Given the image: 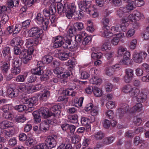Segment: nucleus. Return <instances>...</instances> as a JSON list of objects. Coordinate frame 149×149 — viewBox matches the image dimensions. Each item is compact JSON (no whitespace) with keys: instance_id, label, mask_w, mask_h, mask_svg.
I'll return each mask as SVG.
<instances>
[{"instance_id":"48","label":"nucleus","mask_w":149,"mask_h":149,"mask_svg":"<svg viewBox=\"0 0 149 149\" xmlns=\"http://www.w3.org/2000/svg\"><path fill=\"white\" fill-rule=\"evenodd\" d=\"M94 136L96 139L100 140L104 138V134L102 132L99 131L95 134Z\"/></svg>"},{"instance_id":"2","label":"nucleus","mask_w":149,"mask_h":149,"mask_svg":"<svg viewBox=\"0 0 149 149\" xmlns=\"http://www.w3.org/2000/svg\"><path fill=\"white\" fill-rule=\"evenodd\" d=\"M22 100L24 104H28L27 110L28 112H31L34 110L33 106L36 104L38 101V98L34 96L31 98L22 99Z\"/></svg>"},{"instance_id":"23","label":"nucleus","mask_w":149,"mask_h":149,"mask_svg":"<svg viewBox=\"0 0 149 149\" xmlns=\"http://www.w3.org/2000/svg\"><path fill=\"white\" fill-rule=\"evenodd\" d=\"M3 55L4 57L7 56L6 58L10 59L11 56L10 55V48L8 47H4L2 52Z\"/></svg>"},{"instance_id":"45","label":"nucleus","mask_w":149,"mask_h":149,"mask_svg":"<svg viewBox=\"0 0 149 149\" xmlns=\"http://www.w3.org/2000/svg\"><path fill=\"white\" fill-rule=\"evenodd\" d=\"M93 92L95 95L97 97H101L102 94V90L97 87H96L94 88Z\"/></svg>"},{"instance_id":"25","label":"nucleus","mask_w":149,"mask_h":149,"mask_svg":"<svg viewBox=\"0 0 149 149\" xmlns=\"http://www.w3.org/2000/svg\"><path fill=\"white\" fill-rule=\"evenodd\" d=\"M50 95V92L48 90H45L43 93H41L40 97V99L43 101H46Z\"/></svg>"},{"instance_id":"22","label":"nucleus","mask_w":149,"mask_h":149,"mask_svg":"<svg viewBox=\"0 0 149 149\" xmlns=\"http://www.w3.org/2000/svg\"><path fill=\"white\" fill-rule=\"evenodd\" d=\"M8 94L11 97H16L18 94V91L16 89L9 87L8 89Z\"/></svg>"},{"instance_id":"51","label":"nucleus","mask_w":149,"mask_h":149,"mask_svg":"<svg viewBox=\"0 0 149 149\" xmlns=\"http://www.w3.org/2000/svg\"><path fill=\"white\" fill-rule=\"evenodd\" d=\"M10 8L7 6H2L0 7V15L7 13Z\"/></svg>"},{"instance_id":"6","label":"nucleus","mask_w":149,"mask_h":149,"mask_svg":"<svg viewBox=\"0 0 149 149\" xmlns=\"http://www.w3.org/2000/svg\"><path fill=\"white\" fill-rule=\"evenodd\" d=\"M64 38L61 36H57L53 38L54 42L53 47L55 48H57L62 45L64 48H68V45L64 46Z\"/></svg>"},{"instance_id":"21","label":"nucleus","mask_w":149,"mask_h":149,"mask_svg":"<svg viewBox=\"0 0 149 149\" xmlns=\"http://www.w3.org/2000/svg\"><path fill=\"white\" fill-rule=\"evenodd\" d=\"M38 111L42 117L47 118L49 116L48 109L45 107L41 108Z\"/></svg>"},{"instance_id":"32","label":"nucleus","mask_w":149,"mask_h":149,"mask_svg":"<svg viewBox=\"0 0 149 149\" xmlns=\"http://www.w3.org/2000/svg\"><path fill=\"white\" fill-rule=\"evenodd\" d=\"M93 18H95L98 16V13L97 12V10L95 9L93 7H91L87 12Z\"/></svg>"},{"instance_id":"50","label":"nucleus","mask_w":149,"mask_h":149,"mask_svg":"<svg viewBox=\"0 0 149 149\" xmlns=\"http://www.w3.org/2000/svg\"><path fill=\"white\" fill-rule=\"evenodd\" d=\"M3 116L6 119L11 120L12 119L13 112L12 111L3 113Z\"/></svg>"},{"instance_id":"49","label":"nucleus","mask_w":149,"mask_h":149,"mask_svg":"<svg viewBox=\"0 0 149 149\" xmlns=\"http://www.w3.org/2000/svg\"><path fill=\"white\" fill-rule=\"evenodd\" d=\"M12 73L15 75L19 74L21 71V69L20 67H17L13 66L11 69Z\"/></svg>"},{"instance_id":"18","label":"nucleus","mask_w":149,"mask_h":149,"mask_svg":"<svg viewBox=\"0 0 149 149\" xmlns=\"http://www.w3.org/2000/svg\"><path fill=\"white\" fill-rule=\"evenodd\" d=\"M109 26H103L102 27V31L101 32V34L102 36L107 37H108L111 36V32L109 31Z\"/></svg>"},{"instance_id":"41","label":"nucleus","mask_w":149,"mask_h":149,"mask_svg":"<svg viewBox=\"0 0 149 149\" xmlns=\"http://www.w3.org/2000/svg\"><path fill=\"white\" fill-rule=\"evenodd\" d=\"M120 32V30L119 29V26L118 25L114 26L111 27V35L114 34V35H117L118 34H119V33H117Z\"/></svg>"},{"instance_id":"64","label":"nucleus","mask_w":149,"mask_h":149,"mask_svg":"<svg viewBox=\"0 0 149 149\" xmlns=\"http://www.w3.org/2000/svg\"><path fill=\"white\" fill-rule=\"evenodd\" d=\"M113 70L112 68H107L105 70V73L108 76H111L113 74Z\"/></svg>"},{"instance_id":"12","label":"nucleus","mask_w":149,"mask_h":149,"mask_svg":"<svg viewBox=\"0 0 149 149\" xmlns=\"http://www.w3.org/2000/svg\"><path fill=\"white\" fill-rule=\"evenodd\" d=\"M24 43L23 40L19 37H16L13 39L10 42L11 45L14 46H19L23 47Z\"/></svg>"},{"instance_id":"30","label":"nucleus","mask_w":149,"mask_h":149,"mask_svg":"<svg viewBox=\"0 0 149 149\" xmlns=\"http://www.w3.org/2000/svg\"><path fill=\"white\" fill-rule=\"evenodd\" d=\"M135 4L134 1H131L128 3L125 8H126V10L128 11H132L136 8V5Z\"/></svg>"},{"instance_id":"61","label":"nucleus","mask_w":149,"mask_h":149,"mask_svg":"<svg viewBox=\"0 0 149 149\" xmlns=\"http://www.w3.org/2000/svg\"><path fill=\"white\" fill-rule=\"evenodd\" d=\"M9 18L8 15L7 14H3L2 16L1 22V24H5L8 22Z\"/></svg>"},{"instance_id":"24","label":"nucleus","mask_w":149,"mask_h":149,"mask_svg":"<svg viewBox=\"0 0 149 149\" xmlns=\"http://www.w3.org/2000/svg\"><path fill=\"white\" fill-rule=\"evenodd\" d=\"M10 59H8L7 61H4L3 63V65L1 67L2 71L4 73H6L10 68V63L9 61Z\"/></svg>"},{"instance_id":"8","label":"nucleus","mask_w":149,"mask_h":149,"mask_svg":"<svg viewBox=\"0 0 149 149\" xmlns=\"http://www.w3.org/2000/svg\"><path fill=\"white\" fill-rule=\"evenodd\" d=\"M56 138V136H48L45 139V142L49 149L54 148L56 146L57 144Z\"/></svg>"},{"instance_id":"7","label":"nucleus","mask_w":149,"mask_h":149,"mask_svg":"<svg viewBox=\"0 0 149 149\" xmlns=\"http://www.w3.org/2000/svg\"><path fill=\"white\" fill-rule=\"evenodd\" d=\"M147 55V53L144 52L139 53L134 52L133 55L132 59L135 62L140 63L142 62L143 58H145Z\"/></svg>"},{"instance_id":"28","label":"nucleus","mask_w":149,"mask_h":149,"mask_svg":"<svg viewBox=\"0 0 149 149\" xmlns=\"http://www.w3.org/2000/svg\"><path fill=\"white\" fill-rule=\"evenodd\" d=\"M128 12L125 7H121L117 11V14L120 17H121L125 15Z\"/></svg>"},{"instance_id":"3","label":"nucleus","mask_w":149,"mask_h":149,"mask_svg":"<svg viewBox=\"0 0 149 149\" xmlns=\"http://www.w3.org/2000/svg\"><path fill=\"white\" fill-rule=\"evenodd\" d=\"M33 52V50L32 49H23L20 54V58L22 60L23 63L26 64L32 59V54Z\"/></svg>"},{"instance_id":"10","label":"nucleus","mask_w":149,"mask_h":149,"mask_svg":"<svg viewBox=\"0 0 149 149\" xmlns=\"http://www.w3.org/2000/svg\"><path fill=\"white\" fill-rule=\"evenodd\" d=\"M126 74L124 77V80L126 83H129L134 76V71L130 68H127L125 70Z\"/></svg>"},{"instance_id":"11","label":"nucleus","mask_w":149,"mask_h":149,"mask_svg":"<svg viewBox=\"0 0 149 149\" xmlns=\"http://www.w3.org/2000/svg\"><path fill=\"white\" fill-rule=\"evenodd\" d=\"M74 53L70 52H63L58 53V56L59 58L62 61H65L72 57L74 55Z\"/></svg>"},{"instance_id":"38","label":"nucleus","mask_w":149,"mask_h":149,"mask_svg":"<svg viewBox=\"0 0 149 149\" xmlns=\"http://www.w3.org/2000/svg\"><path fill=\"white\" fill-rule=\"evenodd\" d=\"M115 138L113 136L105 138L103 141V143L106 145H109L112 143L114 140Z\"/></svg>"},{"instance_id":"47","label":"nucleus","mask_w":149,"mask_h":149,"mask_svg":"<svg viewBox=\"0 0 149 149\" xmlns=\"http://www.w3.org/2000/svg\"><path fill=\"white\" fill-rule=\"evenodd\" d=\"M34 149H49V148L45 142L37 145L36 146Z\"/></svg>"},{"instance_id":"20","label":"nucleus","mask_w":149,"mask_h":149,"mask_svg":"<svg viewBox=\"0 0 149 149\" xmlns=\"http://www.w3.org/2000/svg\"><path fill=\"white\" fill-rule=\"evenodd\" d=\"M133 13L130 14L128 16L130 22H131L134 25L133 27L134 28H137L139 26V24L137 22V20L135 18Z\"/></svg>"},{"instance_id":"14","label":"nucleus","mask_w":149,"mask_h":149,"mask_svg":"<svg viewBox=\"0 0 149 149\" xmlns=\"http://www.w3.org/2000/svg\"><path fill=\"white\" fill-rule=\"evenodd\" d=\"M129 109V106L127 104H125L124 107L118 109V111L119 113L118 115L120 118L123 117L124 114L127 112Z\"/></svg>"},{"instance_id":"40","label":"nucleus","mask_w":149,"mask_h":149,"mask_svg":"<svg viewBox=\"0 0 149 149\" xmlns=\"http://www.w3.org/2000/svg\"><path fill=\"white\" fill-rule=\"evenodd\" d=\"M68 118L70 122L71 123H76L78 121V116L77 115H69Z\"/></svg>"},{"instance_id":"42","label":"nucleus","mask_w":149,"mask_h":149,"mask_svg":"<svg viewBox=\"0 0 149 149\" xmlns=\"http://www.w3.org/2000/svg\"><path fill=\"white\" fill-rule=\"evenodd\" d=\"M132 87L131 85L128 84L124 86L122 88V91L126 93H129L131 91Z\"/></svg>"},{"instance_id":"26","label":"nucleus","mask_w":149,"mask_h":149,"mask_svg":"<svg viewBox=\"0 0 149 149\" xmlns=\"http://www.w3.org/2000/svg\"><path fill=\"white\" fill-rule=\"evenodd\" d=\"M49 125L48 124L47 120L42 122L40 124V129L43 131H46L49 130Z\"/></svg>"},{"instance_id":"62","label":"nucleus","mask_w":149,"mask_h":149,"mask_svg":"<svg viewBox=\"0 0 149 149\" xmlns=\"http://www.w3.org/2000/svg\"><path fill=\"white\" fill-rule=\"evenodd\" d=\"M22 2L27 6L30 7L34 3L36 0H22Z\"/></svg>"},{"instance_id":"39","label":"nucleus","mask_w":149,"mask_h":149,"mask_svg":"<svg viewBox=\"0 0 149 149\" xmlns=\"http://www.w3.org/2000/svg\"><path fill=\"white\" fill-rule=\"evenodd\" d=\"M139 102L136 104L132 108V109L133 110V112H134L136 111L139 112L141 110L142 105L141 104V102Z\"/></svg>"},{"instance_id":"55","label":"nucleus","mask_w":149,"mask_h":149,"mask_svg":"<svg viewBox=\"0 0 149 149\" xmlns=\"http://www.w3.org/2000/svg\"><path fill=\"white\" fill-rule=\"evenodd\" d=\"M137 44V40L136 39H132L130 44V48L131 49L134 50L136 47Z\"/></svg>"},{"instance_id":"19","label":"nucleus","mask_w":149,"mask_h":149,"mask_svg":"<svg viewBox=\"0 0 149 149\" xmlns=\"http://www.w3.org/2000/svg\"><path fill=\"white\" fill-rule=\"evenodd\" d=\"M124 36L123 33L118 34L117 35H116V37H113L111 39V44L114 45H117L119 42L120 38L123 37Z\"/></svg>"},{"instance_id":"46","label":"nucleus","mask_w":149,"mask_h":149,"mask_svg":"<svg viewBox=\"0 0 149 149\" xmlns=\"http://www.w3.org/2000/svg\"><path fill=\"white\" fill-rule=\"evenodd\" d=\"M84 13L82 11H79L74 13V18L76 20L81 19L83 17Z\"/></svg>"},{"instance_id":"17","label":"nucleus","mask_w":149,"mask_h":149,"mask_svg":"<svg viewBox=\"0 0 149 149\" xmlns=\"http://www.w3.org/2000/svg\"><path fill=\"white\" fill-rule=\"evenodd\" d=\"M69 7H70V13H68L67 15V18L68 19H70L72 17L73 13L76 12L77 7L75 4L74 3H69Z\"/></svg>"},{"instance_id":"33","label":"nucleus","mask_w":149,"mask_h":149,"mask_svg":"<svg viewBox=\"0 0 149 149\" xmlns=\"http://www.w3.org/2000/svg\"><path fill=\"white\" fill-rule=\"evenodd\" d=\"M15 133V128L14 127L12 128L9 130H5L3 131L4 135L6 137H12L14 135Z\"/></svg>"},{"instance_id":"59","label":"nucleus","mask_w":149,"mask_h":149,"mask_svg":"<svg viewBox=\"0 0 149 149\" xmlns=\"http://www.w3.org/2000/svg\"><path fill=\"white\" fill-rule=\"evenodd\" d=\"M26 76L27 75H19L16 77L15 81L18 82H24L25 81Z\"/></svg>"},{"instance_id":"60","label":"nucleus","mask_w":149,"mask_h":149,"mask_svg":"<svg viewBox=\"0 0 149 149\" xmlns=\"http://www.w3.org/2000/svg\"><path fill=\"white\" fill-rule=\"evenodd\" d=\"M56 3L54 1L50 6L49 10L51 13V15H53L56 12Z\"/></svg>"},{"instance_id":"43","label":"nucleus","mask_w":149,"mask_h":149,"mask_svg":"<svg viewBox=\"0 0 149 149\" xmlns=\"http://www.w3.org/2000/svg\"><path fill=\"white\" fill-rule=\"evenodd\" d=\"M86 33L84 31H82L80 33L77 35L75 36V41L78 42H80L82 40L83 37L84 36H86Z\"/></svg>"},{"instance_id":"31","label":"nucleus","mask_w":149,"mask_h":149,"mask_svg":"<svg viewBox=\"0 0 149 149\" xmlns=\"http://www.w3.org/2000/svg\"><path fill=\"white\" fill-rule=\"evenodd\" d=\"M45 19L42 14L40 13H38L37 14L35 20L37 24L39 25H41L43 23Z\"/></svg>"},{"instance_id":"53","label":"nucleus","mask_w":149,"mask_h":149,"mask_svg":"<svg viewBox=\"0 0 149 149\" xmlns=\"http://www.w3.org/2000/svg\"><path fill=\"white\" fill-rule=\"evenodd\" d=\"M63 13H66V15L67 17V14L70 12V7H69V3H65L63 7Z\"/></svg>"},{"instance_id":"57","label":"nucleus","mask_w":149,"mask_h":149,"mask_svg":"<svg viewBox=\"0 0 149 149\" xmlns=\"http://www.w3.org/2000/svg\"><path fill=\"white\" fill-rule=\"evenodd\" d=\"M143 142H144V141L141 139L139 136H135L134 138L133 143L134 145L137 146L138 145L139 143H142Z\"/></svg>"},{"instance_id":"54","label":"nucleus","mask_w":149,"mask_h":149,"mask_svg":"<svg viewBox=\"0 0 149 149\" xmlns=\"http://www.w3.org/2000/svg\"><path fill=\"white\" fill-rule=\"evenodd\" d=\"M12 108L10 104H6L3 106L2 109L3 113L12 111Z\"/></svg>"},{"instance_id":"44","label":"nucleus","mask_w":149,"mask_h":149,"mask_svg":"<svg viewBox=\"0 0 149 149\" xmlns=\"http://www.w3.org/2000/svg\"><path fill=\"white\" fill-rule=\"evenodd\" d=\"M22 63V61L20 60L18 57L15 58L13 61V66L20 67Z\"/></svg>"},{"instance_id":"52","label":"nucleus","mask_w":149,"mask_h":149,"mask_svg":"<svg viewBox=\"0 0 149 149\" xmlns=\"http://www.w3.org/2000/svg\"><path fill=\"white\" fill-rule=\"evenodd\" d=\"M26 108V106L23 104L16 105L15 107V109L19 111H22Z\"/></svg>"},{"instance_id":"13","label":"nucleus","mask_w":149,"mask_h":149,"mask_svg":"<svg viewBox=\"0 0 149 149\" xmlns=\"http://www.w3.org/2000/svg\"><path fill=\"white\" fill-rule=\"evenodd\" d=\"M39 42L38 39L36 40L34 42L33 40L32 39H29L26 40V47L28 48L27 49H33V52L34 51V49L33 46L35 44L37 45L38 43Z\"/></svg>"},{"instance_id":"29","label":"nucleus","mask_w":149,"mask_h":149,"mask_svg":"<svg viewBox=\"0 0 149 149\" xmlns=\"http://www.w3.org/2000/svg\"><path fill=\"white\" fill-rule=\"evenodd\" d=\"M60 106L59 105H54L52 107L50 111L54 115L56 114H59L60 113Z\"/></svg>"},{"instance_id":"15","label":"nucleus","mask_w":149,"mask_h":149,"mask_svg":"<svg viewBox=\"0 0 149 149\" xmlns=\"http://www.w3.org/2000/svg\"><path fill=\"white\" fill-rule=\"evenodd\" d=\"M62 93L63 95H70L72 97L75 96L76 94V93L73 91L72 88L63 90L62 92L60 91H59V93L61 94Z\"/></svg>"},{"instance_id":"58","label":"nucleus","mask_w":149,"mask_h":149,"mask_svg":"<svg viewBox=\"0 0 149 149\" xmlns=\"http://www.w3.org/2000/svg\"><path fill=\"white\" fill-rule=\"evenodd\" d=\"M74 26L75 29H77L79 31L81 30L84 28L83 24L81 22H77L74 23Z\"/></svg>"},{"instance_id":"63","label":"nucleus","mask_w":149,"mask_h":149,"mask_svg":"<svg viewBox=\"0 0 149 149\" xmlns=\"http://www.w3.org/2000/svg\"><path fill=\"white\" fill-rule=\"evenodd\" d=\"M49 22V20L45 18L43 23L40 25L42 26L43 27V29L45 31L47 29Z\"/></svg>"},{"instance_id":"36","label":"nucleus","mask_w":149,"mask_h":149,"mask_svg":"<svg viewBox=\"0 0 149 149\" xmlns=\"http://www.w3.org/2000/svg\"><path fill=\"white\" fill-rule=\"evenodd\" d=\"M36 143V140L31 138L28 139L24 143L25 145L29 147H32Z\"/></svg>"},{"instance_id":"37","label":"nucleus","mask_w":149,"mask_h":149,"mask_svg":"<svg viewBox=\"0 0 149 149\" xmlns=\"http://www.w3.org/2000/svg\"><path fill=\"white\" fill-rule=\"evenodd\" d=\"M22 26L19 24H16L14 27H13V36H15L22 29Z\"/></svg>"},{"instance_id":"16","label":"nucleus","mask_w":149,"mask_h":149,"mask_svg":"<svg viewBox=\"0 0 149 149\" xmlns=\"http://www.w3.org/2000/svg\"><path fill=\"white\" fill-rule=\"evenodd\" d=\"M0 126L2 128L6 129L8 128H12L14 127L13 123L8 120H4L0 124Z\"/></svg>"},{"instance_id":"35","label":"nucleus","mask_w":149,"mask_h":149,"mask_svg":"<svg viewBox=\"0 0 149 149\" xmlns=\"http://www.w3.org/2000/svg\"><path fill=\"white\" fill-rule=\"evenodd\" d=\"M52 57L50 55L45 56L42 58V61L44 63L48 64L53 60Z\"/></svg>"},{"instance_id":"1","label":"nucleus","mask_w":149,"mask_h":149,"mask_svg":"<svg viewBox=\"0 0 149 149\" xmlns=\"http://www.w3.org/2000/svg\"><path fill=\"white\" fill-rule=\"evenodd\" d=\"M130 95L132 97H136V101L138 102H143L147 98L146 94L142 91L140 92L139 89L136 87H132Z\"/></svg>"},{"instance_id":"5","label":"nucleus","mask_w":149,"mask_h":149,"mask_svg":"<svg viewBox=\"0 0 149 149\" xmlns=\"http://www.w3.org/2000/svg\"><path fill=\"white\" fill-rule=\"evenodd\" d=\"M97 70L94 68H91L90 70V73L93 77L90 80V83L91 84L98 85L102 82V80L96 76L95 74H97Z\"/></svg>"},{"instance_id":"9","label":"nucleus","mask_w":149,"mask_h":149,"mask_svg":"<svg viewBox=\"0 0 149 149\" xmlns=\"http://www.w3.org/2000/svg\"><path fill=\"white\" fill-rule=\"evenodd\" d=\"M91 2L86 0L80 1L78 3L79 8L83 11L87 12L91 6Z\"/></svg>"},{"instance_id":"4","label":"nucleus","mask_w":149,"mask_h":149,"mask_svg":"<svg viewBox=\"0 0 149 149\" xmlns=\"http://www.w3.org/2000/svg\"><path fill=\"white\" fill-rule=\"evenodd\" d=\"M29 32V36L34 37L36 39H40V36L43 33V30L41 29L36 26L32 27Z\"/></svg>"},{"instance_id":"56","label":"nucleus","mask_w":149,"mask_h":149,"mask_svg":"<svg viewBox=\"0 0 149 149\" xmlns=\"http://www.w3.org/2000/svg\"><path fill=\"white\" fill-rule=\"evenodd\" d=\"M137 21L139 20L143 16V14L139 11L135 10L133 12Z\"/></svg>"},{"instance_id":"34","label":"nucleus","mask_w":149,"mask_h":149,"mask_svg":"<svg viewBox=\"0 0 149 149\" xmlns=\"http://www.w3.org/2000/svg\"><path fill=\"white\" fill-rule=\"evenodd\" d=\"M42 67H38L31 70L32 73L36 75H40L43 73Z\"/></svg>"},{"instance_id":"27","label":"nucleus","mask_w":149,"mask_h":149,"mask_svg":"<svg viewBox=\"0 0 149 149\" xmlns=\"http://www.w3.org/2000/svg\"><path fill=\"white\" fill-rule=\"evenodd\" d=\"M32 114L34 117V123H38L40 122L41 120V116L39 111L38 110L34 111L33 112Z\"/></svg>"}]
</instances>
